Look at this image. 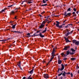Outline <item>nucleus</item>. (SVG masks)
<instances>
[{
    "label": "nucleus",
    "instance_id": "603ef678",
    "mask_svg": "<svg viewBox=\"0 0 79 79\" xmlns=\"http://www.w3.org/2000/svg\"><path fill=\"white\" fill-rule=\"evenodd\" d=\"M35 34H36V33H35L33 34V35L31 36H32L33 37H34V36H35Z\"/></svg>",
    "mask_w": 79,
    "mask_h": 79
},
{
    "label": "nucleus",
    "instance_id": "0eeeda50",
    "mask_svg": "<svg viewBox=\"0 0 79 79\" xmlns=\"http://www.w3.org/2000/svg\"><path fill=\"white\" fill-rule=\"evenodd\" d=\"M56 27H58L60 25V23L58 21H56Z\"/></svg>",
    "mask_w": 79,
    "mask_h": 79
},
{
    "label": "nucleus",
    "instance_id": "680f3d73",
    "mask_svg": "<svg viewBox=\"0 0 79 79\" xmlns=\"http://www.w3.org/2000/svg\"><path fill=\"white\" fill-rule=\"evenodd\" d=\"M55 16H56V17H58V16H59V15H55Z\"/></svg>",
    "mask_w": 79,
    "mask_h": 79
},
{
    "label": "nucleus",
    "instance_id": "49530a36",
    "mask_svg": "<svg viewBox=\"0 0 79 79\" xmlns=\"http://www.w3.org/2000/svg\"><path fill=\"white\" fill-rule=\"evenodd\" d=\"M73 11H76V8H73Z\"/></svg>",
    "mask_w": 79,
    "mask_h": 79
},
{
    "label": "nucleus",
    "instance_id": "4c0bfd02",
    "mask_svg": "<svg viewBox=\"0 0 79 79\" xmlns=\"http://www.w3.org/2000/svg\"><path fill=\"white\" fill-rule=\"evenodd\" d=\"M61 55H62V56H63V57L64 55V53L62 52V53L61 54Z\"/></svg>",
    "mask_w": 79,
    "mask_h": 79
},
{
    "label": "nucleus",
    "instance_id": "cd10ccee",
    "mask_svg": "<svg viewBox=\"0 0 79 79\" xmlns=\"http://www.w3.org/2000/svg\"><path fill=\"white\" fill-rule=\"evenodd\" d=\"M15 13V11H12L10 13V15H13V14H14Z\"/></svg>",
    "mask_w": 79,
    "mask_h": 79
},
{
    "label": "nucleus",
    "instance_id": "a211bd4d",
    "mask_svg": "<svg viewBox=\"0 0 79 79\" xmlns=\"http://www.w3.org/2000/svg\"><path fill=\"white\" fill-rule=\"evenodd\" d=\"M72 51V52H76V50H74V49L73 48H71L70 51Z\"/></svg>",
    "mask_w": 79,
    "mask_h": 79
},
{
    "label": "nucleus",
    "instance_id": "f3484780",
    "mask_svg": "<svg viewBox=\"0 0 79 79\" xmlns=\"http://www.w3.org/2000/svg\"><path fill=\"white\" fill-rule=\"evenodd\" d=\"M47 27H46L45 28V30L44 31L41 33L42 34V33H44V32H45L47 31Z\"/></svg>",
    "mask_w": 79,
    "mask_h": 79
},
{
    "label": "nucleus",
    "instance_id": "1a4fd4ad",
    "mask_svg": "<svg viewBox=\"0 0 79 79\" xmlns=\"http://www.w3.org/2000/svg\"><path fill=\"white\" fill-rule=\"evenodd\" d=\"M34 69H32V70L28 72V73H30V74H32V73H33V71H34Z\"/></svg>",
    "mask_w": 79,
    "mask_h": 79
},
{
    "label": "nucleus",
    "instance_id": "6e6d98bb",
    "mask_svg": "<svg viewBox=\"0 0 79 79\" xmlns=\"http://www.w3.org/2000/svg\"><path fill=\"white\" fill-rule=\"evenodd\" d=\"M68 56V55H66L65 54L64 55V57H66V56Z\"/></svg>",
    "mask_w": 79,
    "mask_h": 79
},
{
    "label": "nucleus",
    "instance_id": "2f4dec72",
    "mask_svg": "<svg viewBox=\"0 0 79 79\" xmlns=\"http://www.w3.org/2000/svg\"><path fill=\"white\" fill-rule=\"evenodd\" d=\"M30 34H30V33H28L27 34V35H28V37H31L32 36H31L30 35Z\"/></svg>",
    "mask_w": 79,
    "mask_h": 79
},
{
    "label": "nucleus",
    "instance_id": "13d9d810",
    "mask_svg": "<svg viewBox=\"0 0 79 79\" xmlns=\"http://www.w3.org/2000/svg\"><path fill=\"white\" fill-rule=\"evenodd\" d=\"M64 38L65 39V40L66 41V40L67 39V38H66V37H64Z\"/></svg>",
    "mask_w": 79,
    "mask_h": 79
},
{
    "label": "nucleus",
    "instance_id": "f257e3e1",
    "mask_svg": "<svg viewBox=\"0 0 79 79\" xmlns=\"http://www.w3.org/2000/svg\"><path fill=\"white\" fill-rule=\"evenodd\" d=\"M61 66H62L61 68L60 69V68H59L58 69V73H59V72L60 71H63L64 69V66L63 65V64H61Z\"/></svg>",
    "mask_w": 79,
    "mask_h": 79
},
{
    "label": "nucleus",
    "instance_id": "f03ea898",
    "mask_svg": "<svg viewBox=\"0 0 79 79\" xmlns=\"http://www.w3.org/2000/svg\"><path fill=\"white\" fill-rule=\"evenodd\" d=\"M45 21H43L42 23L41 24L40 26H39V27L38 28V29H42L44 26H45Z\"/></svg>",
    "mask_w": 79,
    "mask_h": 79
},
{
    "label": "nucleus",
    "instance_id": "ddd939ff",
    "mask_svg": "<svg viewBox=\"0 0 79 79\" xmlns=\"http://www.w3.org/2000/svg\"><path fill=\"white\" fill-rule=\"evenodd\" d=\"M68 37L67 38V39L65 40V41H66V42L67 43H68V42H71V41H69V40H68Z\"/></svg>",
    "mask_w": 79,
    "mask_h": 79
},
{
    "label": "nucleus",
    "instance_id": "2eb2a0df",
    "mask_svg": "<svg viewBox=\"0 0 79 79\" xmlns=\"http://www.w3.org/2000/svg\"><path fill=\"white\" fill-rule=\"evenodd\" d=\"M16 26V24L12 26V27L13 29H15V27Z\"/></svg>",
    "mask_w": 79,
    "mask_h": 79
},
{
    "label": "nucleus",
    "instance_id": "0e129e2a",
    "mask_svg": "<svg viewBox=\"0 0 79 79\" xmlns=\"http://www.w3.org/2000/svg\"><path fill=\"white\" fill-rule=\"evenodd\" d=\"M28 1H29V2H33V1L31 0H29Z\"/></svg>",
    "mask_w": 79,
    "mask_h": 79
},
{
    "label": "nucleus",
    "instance_id": "c85d7f7f",
    "mask_svg": "<svg viewBox=\"0 0 79 79\" xmlns=\"http://www.w3.org/2000/svg\"><path fill=\"white\" fill-rule=\"evenodd\" d=\"M6 41V40H0V41L1 42H5V41Z\"/></svg>",
    "mask_w": 79,
    "mask_h": 79
},
{
    "label": "nucleus",
    "instance_id": "e433bc0d",
    "mask_svg": "<svg viewBox=\"0 0 79 79\" xmlns=\"http://www.w3.org/2000/svg\"><path fill=\"white\" fill-rule=\"evenodd\" d=\"M28 2L27 3H29V4H31V3H32V2H31L30 1H28Z\"/></svg>",
    "mask_w": 79,
    "mask_h": 79
},
{
    "label": "nucleus",
    "instance_id": "412c9836",
    "mask_svg": "<svg viewBox=\"0 0 79 79\" xmlns=\"http://www.w3.org/2000/svg\"><path fill=\"white\" fill-rule=\"evenodd\" d=\"M71 11V8H69L67 10V11L68 12V11Z\"/></svg>",
    "mask_w": 79,
    "mask_h": 79
},
{
    "label": "nucleus",
    "instance_id": "864d4df0",
    "mask_svg": "<svg viewBox=\"0 0 79 79\" xmlns=\"http://www.w3.org/2000/svg\"><path fill=\"white\" fill-rule=\"evenodd\" d=\"M76 13V12H73L72 14L73 15H74V14H75Z\"/></svg>",
    "mask_w": 79,
    "mask_h": 79
},
{
    "label": "nucleus",
    "instance_id": "39448f33",
    "mask_svg": "<svg viewBox=\"0 0 79 79\" xmlns=\"http://www.w3.org/2000/svg\"><path fill=\"white\" fill-rule=\"evenodd\" d=\"M70 47L69 46H65L64 47V48L63 50H67L68 48H69Z\"/></svg>",
    "mask_w": 79,
    "mask_h": 79
},
{
    "label": "nucleus",
    "instance_id": "a19ab883",
    "mask_svg": "<svg viewBox=\"0 0 79 79\" xmlns=\"http://www.w3.org/2000/svg\"><path fill=\"white\" fill-rule=\"evenodd\" d=\"M76 68H77V69H79V66H78V65H77Z\"/></svg>",
    "mask_w": 79,
    "mask_h": 79
},
{
    "label": "nucleus",
    "instance_id": "69168bd1",
    "mask_svg": "<svg viewBox=\"0 0 79 79\" xmlns=\"http://www.w3.org/2000/svg\"><path fill=\"white\" fill-rule=\"evenodd\" d=\"M73 31H72L70 32V33H73Z\"/></svg>",
    "mask_w": 79,
    "mask_h": 79
},
{
    "label": "nucleus",
    "instance_id": "dca6fc26",
    "mask_svg": "<svg viewBox=\"0 0 79 79\" xmlns=\"http://www.w3.org/2000/svg\"><path fill=\"white\" fill-rule=\"evenodd\" d=\"M51 58V59H50L51 61H52V60H53V58H54V55H53V56H52V55Z\"/></svg>",
    "mask_w": 79,
    "mask_h": 79
},
{
    "label": "nucleus",
    "instance_id": "72a5a7b5",
    "mask_svg": "<svg viewBox=\"0 0 79 79\" xmlns=\"http://www.w3.org/2000/svg\"><path fill=\"white\" fill-rule=\"evenodd\" d=\"M16 5V4H15L14 5H11L10 6H8V7H11V6H13V5Z\"/></svg>",
    "mask_w": 79,
    "mask_h": 79
},
{
    "label": "nucleus",
    "instance_id": "09e8293b",
    "mask_svg": "<svg viewBox=\"0 0 79 79\" xmlns=\"http://www.w3.org/2000/svg\"><path fill=\"white\" fill-rule=\"evenodd\" d=\"M45 13V11H44L43 12L41 13V15H43V14H44Z\"/></svg>",
    "mask_w": 79,
    "mask_h": 79
},
{
    "label": "nucleus",
    "instance_id": "ea45409f",
    "mask_svg": "<svg viewBox=\"0 0 79 79\" xmlns=\"http://www.w3.org/2000/svg\"><path fill=\"white\" fill-rule=\"evenodd\" d=\"M51 60H50V61H49L48 62V64H47V65H48V64H49V63H50V62H51V61H51Z\"/></svg>",
    "mask_w": 79,
    "mask_h": 79
},
{
    "label": "nucleus",
    "instance_id": "393cba45",
    "mask_svg": "<svg viewBox=\"0 0 79 79\" xmlns=\"http://www.w3.org/2000/svg\"><path fill=\"white\" fill-rule=\"evenodd\" d=\"M31 76H32V75H30L29 77H28V78L27 79H32V77H31Z\"/></svg>",
    "mask_w": 79,
    "mask_h": 79
},
{
    "label": "nucleus",
    "instance_id": "5fc2aeb1",
    "mask_svg": "<svg viewBox=\"0 0 79 79\" xmlns=\"http://www.w3.org/2000/svg\"><path fill=\"white\" fill-rule=\"evenodd\" d=\"M76 13L77 15V14H78L79 13V11H77Z\"/></svg>",
    "mask_w": 79,
    "mask_h": 79
},
{
    "label": "nucleus",
    "instance_id": "aec40b11",
    "mask_svg": "<svg viewBox=\"0 0 79 79\" xmlns=\"http://www.w3.org/2000/svg\"><path fill=\"white\" fill-rule=\"evenodd\" d=\"M72 42L73 43H74L75 44L77 41H76V40H73Z\"/></svg>",
    "mask_w": 79,
    "mask_h": 79
},
{
    "label": "nucleus",
    "instance_id": "bf43d9fd",
    "mask_svg": "<svg viewBox=\"0 0 79 79\" xmlns=\"http://www.w3.org/2000/svg\"><path fill=\"white\" fill-rule=\"evenodd\" d=\"M19 68H20V69H21V70H22V71H23V69H22V68H21V66L20 67H19Z\"/></svg>",
    "mask_w": 79,
    "mask_h": 79
},
{
    "label": "nucleus",
    "instance_id": "4d7b16f0",
    "mask_svg": "<svg viewBox=\"0 0 79 79\" xmlns=\"http://www.w3.org/2000/svg\"><path fill=\"white\" fill-rule=\"evenodd\" d=\"M42 63H46V62L45 60H44L42 61Z\"/></svg>",
    "mask_w": 79,
    "mask_h": 79
},
{
    "label": "nucleus",
    "instance_id": "20e7f679",
    "mask_svg": "<svg viewBox=\"0 0 79 79\" xmlns=\"http://www.w3.org/2000/svg\"><path fill=\"white\" fill-rule=\"evenodd\" d=\"M44 78L46 79H48L49 77V76H48V74H44Z\"/></svg>",
    "mask_w": 79,
    "mask_h": 79
},
{
    "label": "nucleus",
    "instance_id": "c9c22d12",
    "mask_svg": "<svg viewBox=\"0 0 79 79\" xmlns=\"http://www.w3.org/2000/svg\"><path fill=\"white\" fill-rule=\"evenodd\" d=\"M74 53H75L74 52H70V55H74Z\"/></svg>",
    "mask_w": 79,
    "mask_h": 79
},
{
    "label": "nucleus",
    "instance_id": "423d86ee",
    "mask_svg": "<svg viewBox=\"0 0 79 79\" xmlns=\"http://www.w3.org/2000/svg\"><path fill=\"white\" fill-rule=\"evenodd\" d=\"M55 48H53V51L51 53V55H52V56H53L54 54H55Z\"/></svg>",
    "mask_w": 79,
    "mask_h": 79
},
{
    "label": "nucleus",
    "instance_id": "6ab92c4d",
    "mask_svg": "<svg viewBox=\"0 0 79 79\" xmlns=\"http://www.w3.org/2000/svg\"><path fill=\"white\" fill-rule=\"evenodd\" d=\"M18 65L19 67H21V62L20 61L19 62L18 64Z\"/></svg>",
    "mask_w": 79,
    "mask_h": 79
},
{
    "label": "nucleus",
    "instance_id": "4be33fe9",
    "mask_svg": "<svg viewBox=\"0 0 79 79\" xmlns=\"http://www.w3.org/2000/svg\"><path fill=\"white\" fill-rule=\"evenodd\" d=\"M57 27H59V28H62L63 27V25H59Z\"/></svg>",
    "mask_w": 79,
    "mask_h": 79
},
{
    "label": "nucleus",
    "instance_id": "774afa93",
    "mask_svg": "<svg viewBox=\"0 0 79 79\" xmlns=\"http://www.w3.org/2000/svg\"><path fill=\"white\" fill-rule=\"evenodd\" d=\"M61 77V78H60V79H63V77Z\"/></svg>",
    "mask_w": 79,
    "mask_h": 79
},
{
    "label": "nucleus",
    "instance_id": "473e14b6",
    "mask_svg": "<svg viewBox=\"0 0 79 79\" xmlns=\"http://www.w3.org/2000/svg\"><path fill=\"white\" fill-rule=\"evenodd\" d=\"M63 74V72L61 73L60 74H58V76H61Z\"/></svg>",
    "mask_w": 79,
    "mask_h": 79
},
{
    "label": "nucleus",
    "instance_id": "de8ad7c7",
    "mask_svg": "<svg viewBox=\"0 0 79 79\" xmlns=\"http://www.w3.org/2000/svg\"><path fill=\"white\" fill-rule=\"evenodd\" d=\"M68 27H69L68 25H67L66 26L64 27H65V28H68Z\"/></svg>",
    "mask_w": 79,
    "mask_h": 79
},
{
    "label": "nucleus",
    "instance_id": "9b49d317",
    "mask_svg": "<svg viewBox=\"0 0 79 79\" xmlns=\"http://www.w3.org/2000/svg\"><path fill=\"white\" fill-rule=\"evenodd\" d=\"M66 74V73L65 71H64L63 73H62V76H65Z\"/></svg>",
    "mask_w": 79,
    "mask_h": 79
},
{
    "label": "nucleus",
    "instance_id": "052dcab7",
    "mask_svg": "<svg viewBox=\"0 0 79 79\" xmlns=\"http://www.w3.org/2000/svg\"><path fill=\"white\" fill-rule=\"evenodd\" d=\"M71 25V26H72V24H69L68 25V26H70V25Z\"/></svg>",
    "mask_w": 79,
    "mask_h": 79
},
{
    "label": "nucleus",
    "instance_id": "4468645a",
    "mask_svg": "<svg viewBox=\"0 0 79 79\" xmlns=\"http://www.w3.org/2000/svg\"><path fill=\"white\" fill-rule=\"evenodd\" d=\"M71 13H68L67 14V17H68V16H71Z\"/></svg>",
    "mask_w": 79,
    "mask_h": 79
},
{
    "label": "nucleus",
    "instance_id": "a878e982",
    "mask_svg": "<svg viewBox=\"0 0 79 79\" xmlns=\"http://www.w3.org/2000/svg\"><path fill=\"white\" fill-rule=\"evenodd\" d=\"M66 37H68V35H69V33H68V32L66 33V34H65Z\"/></svg>",
    "mask_w": 79,
    "mask_h": 79
},
{
    "label": "nucleus",
    "instance_id": "7ed1b4c3",
    "mask_svg": "<svg viewBox=\"0 0 79 79\" xmlns=\"http://www.w3.org/2000/svg\"><path fill=\"white\" fill-rule=\"evenodd\" d=\"M39 33V34L36 35H35V36H38V35H40V37H41V38H44V37H45V35H43L40 32Z\"/></svg>",
    "mask_w": 79,
    "mask_h": 79
},
{
    "label": "nucleus",
    "instance_id": "3c124183",
    "mask_svg": "<svg viewBox=\"0 0 79 79\" xmlns=\"http://www.w3.org/2000/svg\"><path fill=\"white\" fill-rule=\"evenodd\" d=\"M35 34H36V33H35L33 34V35L31 36H32L33 37H34V36H35Z\"/></svg>",
    "mask_w": 79,
    "mask_h": 79
},
{
    "label": "nucleus",
    "instance_id": "c03bdc74",
    "mask_svg": "<svg viewBox=\"0 0 79 79\" xmlns=\"http://www.w3.org/2000/svg\"><path fill=\"white\" fill-rule=\"evenodd\" d=\"M63 60L64 61H66V60H67V58H65L63 59Z\"/></svg>",
    "mask_w": 79,
    "mask_h": 79
},
{
    "label": "nucleus",
    "instance_id": "f704fd0d",
    "mask_svg": "<svg viewBox=\"0 0 79 79\" xmlns=\"http://www.w3.org/2000/svg\"><path fill=\"white\" fill-rule=\"evenodd\" d=\"M40 31H42V30L41 29L39 31H37V33H38V32H40Z\"/></svg>",
    "mask_w": 79,
    "mask_h": 79
},
{
    "label": "nucleus",
    "instance_id": "58836bf2",
    "mask_svg": "<svg viewBox=\"0 0 79 79\" xmlns=\"http://www.w3.org/2000/svg\"><path fill=\"white\" fill-rule=\"evenodd\" d=\"M70 75H71V77H73V74L72 73H71Z\"/></svg>",
    "mask_w": 79,
    "mask_h": 79
},
{
    "label": "nucleus",
    "instance_id": "b1692460",
    "mask_svg": "<svg viewBox=\"0 0 79 79\" xmlns=\"http://www.w3.org/2000/svg\"><path fill=\"white\" fill-rule=\"evenodd\" d=\"M75 44L77 45H79V41H76Z\"/></svg>",
    "mask_w": 79,
    "mask_h": 79
},
{
    "label": "nucleus",
    "instance_id": "c756f323",
    "mask_svg": "<svg viewBox=\"0 0 79 79\" xmlns=\"http://www.w3.org/2000/svg\"><path fill=\"white\" fill-rule=\"evenodd\" d=\"M47 4H45L41 5V6H47Z\"/></svg>",
    "mask_w": 79,
    "mask_h": 79
},
{
    "label": "nucleus",
    "instance_id": "5701e85b",
    "mask_svg": "<svg viewBox=\"0 0 79 79\" xmlns=\"http://www.w3.org/2000/svg\"><path fill=\"white\" fill-rule=\"evenodd\" d=\"M76 58H71L70 59L71 60H72V61H74V60H76Z\"/></svg>",
    "mask_w": 79,
    "mask_h": 79
},
{
    "label": "nucleus",
    "instance_id": "338daca9",
    "mask_svg": "<svg viewBox=\"0 0 79 79\" xmlns=\"http://www.w3.org/2000/svg\"><path fill=\"white\" fill-rule=\"evenodd\" d=\"M66 20H65V21H63V23H64L65 22H66Z\"/></svg>",
    "mask_w": 79,
    "mask_h": 79
},
{
    "label": "nucleus",
    "instance_id": "79ce46f5",
    "mask_svg": "<svg viewBox=\"0 0 79 79\" xmlns=\"http://www.w3.org/2000/svg\"><path fill=\"white\" fill-rule=\"evenodd\" d=\"M44 21L45 23H47V19H46V20H45V21Z\"/></svg>",
    "mask_w": 79,
    "mask_h": 79
},
{
    "label": "nucleus",
    "instance_id": "a18cd8bd",
    "mask_svg": "<svg viewBox=\"0 0 79 79\" xmlns=\"http://www.w3.org/2000/svg\"><path fill=\"white\" fill-rule=\"evenodd\" d=\"M39 16H40V18H43V16H42V15H40V14H39Z\"/></svg>",
    "mask_w": 79,
    "mask_h": 79
},
{
    "label": "nucleus",
    "instance_id": "6e6552de",
    "mask_svg": "<svg viewBox=\"0 0 79 79\" xmlns=\"http://www.w3.org/2000/svg\"><path fill=\"white\" fill-rule=\"evenodd\" d=\"M62 63V61L60 60V59H59L58 60V64H61Z\"/></svg>",
    "mask_w": 79,
    "mask_h": 79
},
{
    "label": "nucleus",
    "instance_id": "bb28decb",
    "mask_svg": "<svg viewBox=\"0 0 79 79\" xmlns=\"http://www.w3.org/2000/svg\"><path fill=\"white\" fill-rule=\"evenodd\" d=\"M64 15L67 17V12L66 11H65V12L64 13Z\"/></svg>",
    "mask_w": 79,
    "mask_h": 79
},
{
    "label": "nucleus",
    "instance_id": "8fccbe9b",
    "mask_svg": "<svg viewBox=\"0 0 79 79\" xmlns=\"http://www.w3.org/2000/svg\"><path fill=\"white\" fill-rule=\"evenodd\" d=\"M71 74V73L70 72H68L66 73V74Z\"/></svg>",
    "mask_w": 79,
    "mask_h": 79
},
{
    "label": "nucleus",
    "instance_id": "9d476101",
    "mask_svg": "<svg viewBox=\"0 0 79 79\" xmlns=\"http://www.w3.org/2000/svg\"><path fill=\"white\" fill-rule=\"evenodd\" d=\"M71 52V51H70V52L69 51V50L68 51H66V54H67V55H69V54H70V52Z\"/></svg>",
    "mask_w": 79,
    "mask_h": 79
},
{
    "label": "nucleus",
    "instance_id": "f8f14e48",
    "mask_svg": "<svg viewBox=\"0 0 79 79\" xmlns=\"http://www.w3.org/2000/svg\"><path fill=\"white\" fill-rule=\"evenodd\" d=\"M11 32H15V33H20V31H11Z\"/></svg>",
    "mask_w": 79,
    "mask_h": 79
},
{
    "label": "nucleus",
    "instance_id": "37998d69",
    "mask_svg": "<svg viewBox=\"0 0 79 79\" xmlns=\"http://www.w3.org/2000/svg\"><path fill=\"white\" fill-rule=\"evenodd\" d=\"M4 11H5V10H2V11H1V12H0L1 13H2V12H4Z\"/></svg>",
    "mask_w": 79,
    "mask_h": 79
},
{
    "label": "nucleus",
    "instance_id": "e2e57ef3",
    "mask_svg": "<svg viewBox=\"0 0 79 79\" xmlns=\"http://www.w3.org/2000/svg\"><path fill=\"white\" fill-rule=\"evenodd\" d=\"M77 16V15H76V14H75V15H74V16Z\"/></svg>",
    "mask_w": 79,
    "mask_h": 79
},
{
    "label": "nucleus",
    "instance_id": "7c9ffc66",
    "mask_svg": "<svg viewBox=\"0 0 79 79\" xmlns=\"http://www.w3.org/2000/svg\"><path fill=\"white\" fill-rule=\"evenodd\" d=\"M42 2L43 3H46V1L45 0H43Z\"/></svg>",
    "mask_w": 79,
    "mask_h": 79
}]
</instances>
